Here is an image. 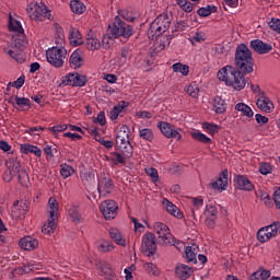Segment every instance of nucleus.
Masks as SVG:
<instances>
[{
  "instance_id": "obj_34",
  "label": "nucleus",
  "mask_w": 280,
  "mask_h": 280,
  "mask_svg": "<svg viewBox=\"0 0 280 280\" xmlns=\"http://www.w3.org/2000/svg\"><path fill=\"white\" fill-rule=\"evenodd\" d=\"M139 137L140 139H143V141L152 143V141H154V131L150 128L139 129Z\"/></svg>"
},
{
  "instance_id": "obj_62",
  "label": "nucleus",
  "mask_w": 280,
  "mask_h": 280,
  "mask_svg": "<svg viewBox=\"0 0 280 280\" xmlns=\"http://www.w3.org/2000/svg\"><path fill=\"white\" fill-rule=\"evenodd\" d=\"M215 218L206 217L205 224L208 229H215Z\"/></svg>"
},
{
  "instance_id": "obj_33",
  "label": "nucleus",
  "mask_w": 280,
  "mask_h": 280,
  "mask_svg": "<svg viewBox=\"0 0 280 280\" xmlns=\"http://www.w3.org/2000/svg\"><path fill=\"white\" fill-rule=\"evenodd\" d=\"M196 248L191 246H186L185 248V259L188 264H198V258H196Z\"/></svg>"
},
{
  "instance_id": "obj_10",
  "label": "nucleus",
  "mask_w": 280,
  "mask_h": 280,
  "mask_svg": "<svg viewBox=\"0 0 280 280\" xmlns=\"http://www.w3.org/2000/svg\"><path fill=\"white\" fill-rule=\"evenodd\" d=\"M101 212L103 213L105 220H115L117 218V202L115 200H105L100 206Z\"/></svg>"
},
{
  "instance_id": "obj_12",
  "label": "nucleus",
  "mask_w": 280,
  "mask_h": 280,
  "mask_svg": "<svg viewBox=\"0 0 280 280\" xmlns=\"http://www.w3.org/2000/svg\"><path fill=\"white\" fill-rule=\"evenodd\" d=\"M158 128L166 137V139H177L180 141L183 136L178 132V129H174V127L170 122L159 121Z\"/></svg>"
},
{
  "instance_id": "obj_57",
  "label": "nucleus",
  "mask_w": 280,
  "mask_h": 280,
  "mask_svg": "<svg viewBox=\"0 0 280 280\" xmlns=\"http://www.w3.org/2000/svg\"><path fill=\"white\" fill-rule=\"evenodd\" d=\"M136 117H138V119H152V113L148 110H139L136 113Z\"/></svg>"
},
{
  "instance_id": "obj_38",
  "label": "nucleus",
  "mask_w": 280,
  "mask_h": 280,
  "mask_svg": "<svg viewBox=\"0 0 280 280\" xmlns=\"http://www.w3.org/2000/svg\"><path fill=\"white\" fill-rule=\"evenodd\" d=\"M175 73H182V75H189V66L183 65L182 62H176L172 66Z\"/></svg>"
},
{
  "instance_id": "obj_23",
  "label": "nucleus",
  "mask_w": 280,
  "mask_h": 280,
  "mask_svg": "<svg viewBox=\"0 0 280 280\" xmlns=\"http://www.w3.org/2000/svg\"><path fill=\"white\" fill-rule=\"evenodd\" d=\"M69 42L72 47H79V45L84 44V39H82V33L78 28H70L69 31Z\"/></svg>"
},
{
  "instance_id": "obj_55",
  "label": "nucleus",
  "mask_w": 280,
  "mask_h": 280,
  "mask_svg": "<svg viewBox=\"0 0 280 280\" xmlns=\"http://www.w3.org/2000/svg\"><path fill=\"white\" fill-rule=\"evenodd\" d=\"M268 25L271 30H273V32L280 34V19L272 18Z\"/></svg>"
},
{
  "instance_id": "obj_36",
  "label": "nucleus",
  "mask_w": 280,
  "mask_h": 280,
  "mask_svg": "<svg viewBox=\"0 0 280 280\" xmlns=\"http://www.w3.org/2000/svg\"><path fill=\"white\" fill-rule=\"evenodd\" d=\"M257 240L260 244H266V242H270V240H272V236H270V233L266 228H260L257 232Z\"/></svg>"
},
{
  "instance_id": "obj_2",
  "label": "nucleus",
  "mask_w": 280,
  "mask_h": 280,
  "mask_svg": "<svg viewBox=\"0 0 280 280\" xmlns=\"http://www.w3.org/2000/svg\"><path fill=\"white\" fill-rule=\"evenodd\" d=\"M109 32L113 37H110V35L103 36V49H108L109 47H113V45H115V38H119V36H122L124 38H130V35L132 34V26L121 21V18L116 16L113 25H109Z\"/></svg>"
},
{
  "instance_id": "obj_35",
  "label": "nucleus",
  "mask_w": 280,
  "mask_h": 280,
  "mask_svg": "<svg viewBox=\"0 0 280 280\" xmlns=\"http://www.w3.org/2000/svg\"><path fill=\"white\" fill-rule=\"evenodd\" d=\"M70 8L74 14H84L86 11V5H84V3L80 2L79 0H72L70 2Z\"/></svg>"
},
{
  "instance_id": "obj_63",
  "label": "nucleus",
  "mask_w": 280,
  "mask_h": 280,
  "mask_svg": "<svg viewBox=\"0 0 280 280\" xmlns=\"http://www.w3.org/2000/svg\"><path fill=\"white\" fill-rule=\"evenodd\" d=\"M257 272H258V276L260 277V280L270 279V271L269 270L259 269Z\"/></svg>"
},
{
  "instance_id": "obj_41",
  "label": "nucleus",
  "mask_w": 280,
  "mask_h": 280,
  "mask_svg": "<svg viewBox=\"0 0 280 280\" xmlns=\"http://www.w3.org/2000/svg\"><path fill=\"white\" fill-rule=\"evenodd\" d=\"M81 179L84 185H93V183H95V172L88 171L83 173V175L81 176Z\"/></svg>"
},
{
  "instance_id": "obj_13",
  "label": "nucleus",
  "mask_w": 280,
  "mask_h": 280,
  "mask_svg": "<svg viewBox=\"0 0 280 280\" xmlns=\"http://www.w3.org/2000/svg\"><path fill=\"white\" fill-rule=\"evenodd\" d=\"M115 187L113 179L108 177L106 174H102L97 179V191L100 196H106L110 194Z\"/></svg>"
},
{
  "instance_id": "obj_22",
  "label": "nucleus",
  "mask_w": 280,
  "mask_h": 280,
  "mask_svg": "<svg viewBox=\"0 0 280 280\" xmlns=\"http://www.w3.org/2000/svg\"><path fill=\"white\" fill-rule=\"evenodd\" d=\"M20 248H23L24 250H34L38 248V240L32 236H25L20 240Z\"/></svg>"
},
{
  "instance_id": "obj_9",
  "label": "nucleus",
  "mask_w": 280,
  "mask_h": 280,
  "mask_svg": "<svg viewBox=\"0 0 280 280\" xmlns=\"http://www.w3.org/2000/svg\"><path fill=\"white\" fill-rule=\"evenodd\" d=\"M28 16L33 21H45L46 19H51V11L47 9V5L43 2H33L28 5L27 9Z\"/></svg>"
},
{
  "instance_id": "obj_64",
  "label": "nucleus",
  "mask_w": 280,
  "mask_h": 280,
  "mask_svg": "<svg viewBox=\"0 0 280 280\" xmlns=\"http://www.w3.org/2000/svg\"><path fill=\"white\" fill-rule=\"evenodd\" d=\"M273 202L278 209H280V188L276 189L273 192Z\"/></svg>"
},
{
  "instance_id": "obj_25",
  "label": "nucleus",
  "mask_w": 280,
  "mask_h": 280,
  "mask_svg": "<svg viewBox=\"0 0 280 280\" xmlns=\"http://www.w3.org/2000/svg\"><path fill=\"white\" fill-rule=\"evenodd\" d=\"M20 152L22 154H35V156H43V151L40 150V148L30 143L21 144Z\"/></svg>"
},
{
  "instance_id": "obj_15",
  "label": "nucleus",
  "mask_w": 280,
  "mask_h": 280,
  "mask_svg": "<svg viewBox=\"0 0 280 280\" xmlns=\"http://www.w3.org/2000/svg\"><path fill=\"white\" fill-rule=\"evenodd\" d=\"M228 185H229V170L222 171L218 179L210 183V187L215 191H225Z\"/></svg>"
},
{
  "instance_id": "obj_26",
  "label": "nucleus",
  "mask_w": 280,
  "mask_h": 280,
  "mask_svg": "<svg viewBox=\"0 0 280 280\" xmlns=\"http://www.w3.org/2000/svg\"><path fill=\"white\" fill-rule=\"evenodd\" d=\"M9 30L10 32H14L18 36L24 34L25 30H23V25L12 18V14L9 15Z\"/></svg>"
},
{
  "instance_id": "obj_46",
  "label": "nucleus",
  "mask_w": 280,
  "mask_h": 280,
  "mask_svg": "<svg viewBox=\"0 0 280 280\" xmlns=\"http://www.w3.org/2000/svg\"><path fill=\"white\" fill-rule=\"evenodd\" d=\"M7 54L11 58H13V60L19 62L20 65H23V62H25V57L23 56V54H19V52H16V50L10 49V50L7 51Z\"/></svg>"
},
{
  "instance_id": "obj_20",
  "label": "nucleus",
  "mask_w": 280,
  "mask_h": 280,
  "mask_svg": "<svg viewBox=\"0 0 280 280\" xmlns=\"http://www.w3.org/2000/svg\"><path fill=\"white\" fill-rule=\"evenodd\" d=\"M211 106L212 110L217 115H222L223 113H226V101H224L221 96H214L211 100Z\"/></svg>"
},
{
  "instance_id": "obj_44",
  "label": "nucleus",
  "mask_w": 280,
  "mask_h": 280,
  "mask_svg": "<svg viewBox=\"0 0 280 280\" xmlns=\"http://www.w3.org/2000/svg\"><path fill=\"white\" fill-rule=\"evenodd\" d=\"M206 218H214L218 219V208L213 205H207L205 208Z\"/></svg>"
},
{
  "instance_id": "obj_51",
  "label": "nucleus",
  "mask_w": 280,
  "mask_h": 280,
  "mask_svg": "<svg viewBox=\"0 0 280 280\" xmlns=\"http://www.w3.org/2000/svg\"><path fill=\"white\" fill-rule=\"evenodd\" d=\"M259 172L262 176H268V174H272V166L269 163H260Z\"/></svg>"
},
{
  "instance_id": "obj_30",
  "label": "nucleus",
  "mask_w": 280,
  "mask_h": 280,
  "mask_svg": "<svg viewBox=\"0 0 280 280\" xmlns=\"http://www.w3.org/2000/svg\"><path fill=\"white\" fill-rule=\"evenodd\" d=\"M235 110L241 113L244 117H254L255 112H253V108L250 106L246 105V103H238L235 105Z\"/></svg>"
},
{
  "instance_id": "obj_14",
  "label": "nucleus",
  "mask_w": 280,
  "mask_h": 280,
  "mask_svg": "<svg viewBox=\"0 0 280 280\" xmlns=\"http://www.w3.org/2000/svg\"><path fill=\"white\" fill-rule=\"evenodd\" d=\"M233 180L234 187L241 191H253L255 189V185H253L246 175H236Z\"/></svg>"
},
{
  "instance_id": "obj_45",
  "label": "nucleus",
  "mask_w": 280,
  "mask_h": 280,
  "mask_svg": "<svg viewBox=\"0 0 280 280\" xmlns=\"http://www.w3.org/2000/svg\"><path fill=\"white\" fill-rule=\"evenodd\" d=\"M75 72H70L61 78L62 86H73Z\"/></svg>"
},
{
  "instance_id": "obj_11",
  "label": "nucleus",
  "mask_w": 280,
  "mask_h": 280,
  "mask_svg": "<svg viewBox=\"0 0 280 280\" xmlns=\"http://www.w3.org/2000/svg\"><path fill=\"white\" fill-rule=\"evenodd\" d=\"M142 253L150 257L156 253V236L153 233L144 234L142 237Z\"/></svg>"
},
{
  "instance_id": "obj_3",
  "label": "nucleus",
  "mask_w": 280,
  "mask_h": 280,
  "mask_svg": "<svg viewBox=\"0 0 280 280\" xmlns=\"http://www.w3.org/2000/svg\"><path fill=\"white\" fill-rule=\"evenodd\" d=\"M115 150L129 158L133 154L132 143H130V128L126 125L121 126L116 135Z\"/></svg>"
},
{
  "instance_id": "obj_37",
  "label": "nucleus",
  "mask_w": 280,
  "mask_h": 280,
  "mask_svg": "<svg viewBox=\"0 0 280 280\" xmlns=\"http://www.w3.org/2000/svg\"><path fill=\"white\" fill-rule=\"evenodd\" d=\"M85 47L89 51H95V49H100L102 47V43H100L97 37L86 38Z\"/></svg>"
},
{
  "instance_id": "obj_19",
  "label": "nucleus",
  "mask_w": 280,
  "mask_h": 280,
  "mask_svg": "<svg viewBox=\"0 0 280 280\" xmlns=\"http://www.w3.org/2000/svg\"><path fill=\"white\" fill-rule=\"evenodd\" d=\"M191 275H194V268L185 264L177 265L175 268V277L179 280H187Z\"/></svg>"
},
{
  "instance_id": "obj_8",
  "label": "nucleus",
  "mask_w": 280,
  "mask_h": 280,
  "mask_svg": "<svg viewBox=\"0 0 280 280\" xmlns=\"http://www.w3.org/2000/svg\"><path fill=\"white\" fill-rule=\"evenodd\" d=\"M8 171L13 175L18 176V180L22 187H27L30 185V175L27 171L21 166V162L18 160H10L7 162Z\"/></svg>"
},
{
  "instance_id": "obj_58",
  "label": "nucleus",
  "mask_w": 280,
  "mask_h": 280,
  "mask_svg": "<svg viewBox=\"0 0 280 280\" xmlns=\"http://www.w3.org/2000/svg\"><path fill=\"white\" fill-rule=\"evenodd\" d=\"M185 92L190 95V97H198V89H196L194 85L186 86Z\"/></svg>"
},
{
  "instance_id": "obj_53",
  "label": "nucleus",
  "mask_w": 280,
  "mask_h": 280,
  "mask_svg": "<svg viewBox=\"0 0 280 280\" xmlns=\"http://www.w3.org/2000/svg\"><path fill=\"white\" fill-rule=\"evenodd\" d=\"M45 130V127L37 126V127H30L25 130L26 135H31V137H34L36 135H40Z\"/></svg>"
},
{
  "instance_id": "obj_28",
  "label": "nucleus",
  "mask_w": 280,
  "mask_h": 280,
  "mask_svg": "<svg viewBox=\"0 0 280 280\" xmlns=\"http://www.w3.org/2000/svg\"><path fill=\"white\" fill-rule=\"evenodd\" d=\"M109 235L118 246H126V238L121 235V232L115 228L109 230Z\"/></svg>"
},
{
  "instance_id": "obj_43",
  "label": "nucleus",
  "mask_w": 280,
  "mask_h": 280,
  "mask_svg": "<svg viewBox=\"0 0 280 280\" xmlns=\"http://www.w3.org/2000/svg\"><path fill=\"white\" fill-rule=\"evenodd\" d=\"M192 139L195 141H199V143H211V138L207 135L202 133L201 131H195L191 133Z\"/></svg>"
},
{
  "instance_id": "obj_52",
  "label": "nucleus",
  "mask_w": 280,
  "mask_h": 280,
  "mask_svg": "<svg viewBox=\"0 0 280 280\" xmlns=\"http://www.w3.org/2000/svg\"><path fill=\"white\" fill-rule=\"evenodd\" d=\"M11 215H12L13 220H19V218H21L23 215V210L19 209V201L14 202V206L11 211Z\"/></svg>"
},
{
  "instance_id": "obj_6",
  "label": "nucleus",
  "mask_w": 280,
  "mask_h": 280,
  "mask_svg": "<svg viewBox=\"0 0 280 280\" xmlns=\"http://www.w3.org/2000/svg\"><path fill=\"white\" fill-rule=\"evenodd\" d=\"M153 231L158 235V243L162 246H167V244L175 245L176 238L172 235L170 228L163 222H155L153 224Z\"/></svg>"
},
{
  "instance_id": "obj_27",
  "label": "nucleus",
  "mask_w": 280,
  "mask_h": 280,
  "mask_svg": "<svg viewBox=\"0 0 280 280\" xmlns=\"http://www.w3.org/2000/svg\"><path fill=\"white\" fill-rule=\"evenodd\" d=\"M68 215L74 224H80L82 222V213L80 212V208L78 206H72L68 210Z\"/></svg>"
},
{
  "instance_id": "obj_61",
  "label": "nucleus",
  "mask_w": 280,
  "mask_h": 280,
  "mask_svg": "<svg viewBox=\"0 0 280 280\" xmlns=\"http://www.w3.org/2000/svg\"><path fill=\"white\" fill-rule=\"evenodd\" d=\"M186 27H189V24H187V21L182 20L175 24L176 32H183Z\"/></svg>"
},
{
  "instance_id": "obj_42",
  "label": "nucleus",
  "mask_w": 280,
  "mask_h": 280,
  "mask_svg": "<svg viewBox=\"0 0 280 280\" xmlns=\"http://www.w3.org/2000/svg\"><path fill=\"white\" fill-rule=\"evenodd\" d=\"M267 232H269L270 237H277L280 233V222H273L270 225L265 226Z\"/></svg>"
},
{
  "instance_id": "obj_31",
  "label": "nucleus",
  "mask_w": 280,
  "mask_h": 280,
  "mask_svg": "<svg viewBox=\"0 0 280 280\" xmlns=\"http://www.w3.org/2000/svg\"><path fill=\"white\" fill-rule=\"evenodd\" d=\"M163 205L165 206L167 213H171V215H174V218H183V213H180V210H178V208L170 200L164 199Z\"/></svg>"
},
{
  "instance_id": "obj_56",
  "label": "nucleus",
  "mask_w": 280,
  "mask_h": 280,
  "mask_svg": "<svg viewBox=\"0 0 280 280\" xmlns=\"http://www.w3.org/2000/svg\"><path fill=\"white\" fill-rule=\"evenodd\" d=\"M129 57H130V48L128 47L122 48L120 52V65H126V61L128 60Z\"/></svg>"
},
{
  "instance_id": "obj_29",
  "label": "nucleus",
  "mask_w": 280,
  "mask_h": 280,
  "mask_svg": "<svg viewBox=\"0 0 280 280\" xmlns=\"http://www.w3.org/2000/svg\"><path fill=\"white\" fill-rule=\"evenodd\" d=\"M128 159H130V156H126L119 151L112 152V165H126V161H128Z\"/></svg>"
},
{
  "instance_id": "obj_40",
  "label": "nucleus",
  "mask_w": 280,
  "mask_h": 280,
  "mask_svg": "<svg viewBox=\"0 0 280 280\" xmlns=\"http://www.w3.org/2000/svg\"><path fill=\"white\" fill-rule=\"evenodd\" d=\"M202 128L206 130V132H208V135H211V137L220 132V127L215 124L203 122Z\"/></svg>"
},
{
  "instance_id": "obj_7",
  "label": "nucleus",
  "mask_w": 280,
  "mask_h": 280,
  "mask_svg": "<svg viewBox=\"0 0 280 280\" xmlns=\"http://www.w3.org/2000/svg\"><path fill=\"white\" fill-rule=\"evenodd\" d=\"M47 62L56 69H60L67 60V49L65 47H51L46 51Z\"/></svg>"
},
{
  "instance_id": "obj_48",
  "label": "nucleus",
  "mask_w": 280,
  "mask_h": 280,
  "mask_svg": "<svg viewBox=\"0 0 280 280\" xmlns=\"http://www.w3.org/2000/svg\"><path fill=\"white\" fill-rule=\"evenodd\" d=\"M15 104L16 106H19V108H30L31 106V101L30 98H25V97H19V96H15Z\"/></svg>"
},
{
  "instance_id": "obj_54",
  "label": "nucleus",
  "mask_w": 280,
  "mask_h": 280,
  "mask_svg": "<svg viewBox=\"0 0 280 280\" xmlns=\"http://www.w3.org/2000/svg\"><path fill=\"white\" fill-rule=\"evenodd\" d=\"M84 84H86V77L80 75L77 72H74L73 86H84Z\"/></svg>"
},
{
  "instance_id": "obj_21",
  "label": "nucleus",
  "mask_w": 280,
  "mask_h": 280,
  "mask_svg": "<svg viewBox=\"0 0 280 280\" xmlns=\"http://www.w3.org/2000/svg\"><path fill=\"white\" fill-rule=\"evenodd\" d=\"M69 65L72 69H80L82 65H84V58L82 57V50L77 49L74 50L70 58H69Z\"/></svg>"
},
{
  "instance_id": "obj_16",
  "label": "nucleus",
  "mask_w": 280,
  "mask_h": 280,
  "mask_svg": "<svg viewBox=\"0 0 280 280\" xmlns=\"http://www.w3.org/2000/svg\"><path fill=\"white\" fill-rule=\"evenodd\" d=\"M130 106V103L126 101H120L117 105L113 107V109L109 112L108 117L112 121H117L119 117H124V114L126 113V108Z\"/></svg>"
},
{
  "instance_id": "obj_18",
  "label": "nucleus",
  "mask_w": 280,
  "mask_h": 280,
  "mask_svg": "<svg viewBox=\"0 0 280 280\" xmlns=\"http://www.w3.org/2000/svg\"><path fill=\"white\" fill-rule=\"evenodd\" d=\"M250 48L256 51V54L266 55L270 54L272 50V45L264 43L261 39H253L250 42Z\"/></svg>"
},
{
  "instance_id": "obj_32",
  "label": "nucleus",
  "mask_w": 280,
  "mask_h": 280,
  "mask_svg": "<svg viewBox=\"0 0 280 280\" xmlns=\"http://www.w3.org/2000/svg\"><path fill=\"white\" fill-rule=\"evenodd\" d=\"M215 12H218V7L213 4H208L197 10V14H199L202 19L211 16V14H215Z\"/></svg>"
},
{
  "instance_id": "obj_1",
  "label": "nucleus",
  "mask_w": 280,
  "mask_h": 280,
  "mask_svg": "<svg viewBox=\"0 0 280 280\" xmlns=\"http://www.w3.org/2000/svg\"><path fill=\"white\" fill-rule=\"evenodd\" d=\"M233 66H225L221 68L217 78L220 82H224L225 86H232L235 91H242L246 86V78L248 73L255 71V59H253V52L246 44H240L235 50Z\"/></svg>"
},
{
  "instance_id": "obj_60",
  "label": "nucleus",
  "mask_w": 280,
  "mask_h": 280,
  "mask_svg": "<svg viewBox=\"0 0 280 280\" xmlns=\"http://www.w3.org/2000/svg\"><path fill=\"white\" fill-rule=\"evenodd\" d=\"M95 121L100 124V126H106V114H104V112H100Z\"/></svg>"
},
{
  "instance_id": "obj_5",
  "label": "nucleus",
  "mask_w": 280,
  "mask_h": 280,
  "mask_svg": "<svg viewBox=\"0 0 280 280\" xmlns=\"http://www.w3.org/2000/svg\"><path fill=\"white\" fill-rule=\"evenodd\" d=\"M170 25H172V15L167 13H162L150 24L148 34L152 37L161 36L170 30Z\"/></svg>"
},
{
  "instance_id": "obj_24",
  "label": "nucleus",
  "mask_w": 280,
  "mask_h": 280,
  "mask_svg": "<svg viewBox=\"0 0 280 280\" xmlns=\"http://www.w3.org/2000/svg\"><path fill=\"white\" fill-rule=\"evenodd\" d=\"M256 106L264 110V113H272V109L275 108V104L270 102V98L266 97L265 95L260 96L257 102Z\"/></svg>"
},
{
  "instance_id": "obj_49",
  "label": "nucleus",
  "mask_w": 280,
  "mask_h": 280,
  "mask_svg": "<svg viewBox=\"0 0 280 280\" xmlns=\"http://www.w3.org/2000/svg\"><path fill=\"white\" fill-rule=\"evenodd\" d=\"M144 270L149 275H153V277H156L159 275V268H156V265H154L152 262L144 264Z\"/></svg>"
},
{
  "instance_id": "obj_50",
  "label": "nucleus",
  "mask_w": 280,
  "mask_h": 280,
  "mask_svg": "<svg viewBox=\"0 0 280 280\" xmlns=\"http://www.w3.org/2000/svg\"><path fill=\"white\" fill-rule=\"evenodd\" d=\"M145 174L152 178L153 183H159V171L154 167L145 168Z\"/></svg>"
},
{
  "instance_id": "obj_59",
  "label": "nucleus",
  "mask_w": 280,
  "mask_h": 280,
  "mask_svg": "<svg viewBox=\"0 0 280 280\" xmlns=\"http://www.w3.org/2000/svg\"><path fill=\"white\" fill-rule=\"evenodd\" d=\"M67 128H69L68 125H56L49 128L50 132H65V130H67Z\"/></svg>"
},
{
  "instance_id": "obj_4",
  "label": "nucleus",
  "mask_w": 280,
  "mask_h": 280,
  "mask_svg": "<svg viewBox=\"0 0 280 280\" xmlns=\"http://www.w3.org/2000/svg\"><path fill=\"white\" fill-rule=\"evenodd\" d=\"M48 206L49 219L48 222L42 228V233H44L45 235H51V233H54V231H56V229L58 228V200L54 197H50L48 200Z\"/></svg>"
},
{
  "instance_id": "obj_39",
  "label": "nucleus",
  "mask_w": 280,
  "mask_h": 280,
  "mask_svg": "<svg viewBox=\"0 0 280 280\" xmlns=\"http://www.w3.org/2000/svg\"><path fill=\"white\" fill-rule=\"evenodd\" d=\"M75 170L72 168L71 165L67 163L60 165V175L62 176V178H69V176H73Z\"/></svg>"
},
{
  "instance_id": "obj_47",
  "label": "nucleus",
  "mask_w": 280,
  "mask_h": 280,
  "mask_svg": "<svg viewBox=\"0 0 280 280\" xmlns=\"http://www.w3.org/2000/svg\"><path fill=\"white\" fill-rule=\"evenodd\" d=\"M114 249H115V245H113V243L108 241H104L98 246L100 253H110V250H114Z\"/></svg>"
},
{
  "instance_id": "obj_17",
  "label": "nucleus",
  "mask_w": 280,
  "mask_h": 280,
  "mask_svg": "<svg viewBox=\"0 0 280 280\" xmlns=\"http://www.w3.org/2000/svg\"><path fill=\"white\" fill-rule=\"evenodd\" d=\"M96 268L101 277H108L109 279H115V277H117L113 267H110V264L106 260H98L96 262Z\"/></svg>"
}]
</instances>
